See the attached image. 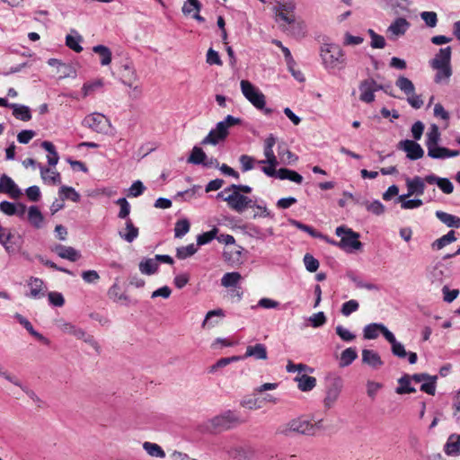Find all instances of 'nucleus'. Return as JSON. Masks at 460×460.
<instances>
[{
	"mask_svg": "<svg viewBox=\"0 0 460 460\" xmlns=\"http://www.w3.org/2000/svg\"><path fill=\"white\" fill-rule=\"evenodd\" d=\"M121 76L123 84L129 87L137 80L136 70L129 63L122 66Z\"/></svg>",
	"mask_w": 460,
	"mask_h": 460,
	"instance_id": "72a5a7b5",
	"label": "nucleus"
},
{
	"mask_svg": "<svg viewBox=\"0 0 460 460\" xmlns=\"http://www.w3.org/2000/svg\"><path fill=\"white\" fill-rule=\"evenodd\" d=\"M200 189V186L194 185L192 188L186 190L184 191H180L176 194L175 199H179L181 201H190L196 197L197 192Z\"/></svg>",
	"mask_w": 460,
	"mask_h": 460,
	"instance_id": "e2e57ef3",
	"label": "nucleus"
},
{
	"mask_svg": "<svg viewBox=\"0 0 460 460\" xmlns=\"http://www.w3.org/2000/svg\"><path fill=\"white\" fill-rule=\"evenodd\" d=\"M362 362L374 369H377L383 365L380 356L374 350L367 349L362 350Z\"/></svg>",
	"mask_w": 460,
	"mask_h": 460,
	"instance_id": "bb28decb",
	"label": "nucleus"
},
{
	"mask_svg": "<svg viewBox=\"0 0 460 460\" xmlns=\"http://www.w3.org/2000/svg\"><path fill=\"white\" fill-rule=\"evenodd\" d=\"M42 181L50 185L59 184L61 181L60 173L56 170L46 168L40 164L38 165Z\"/></svg>",
	"mask_w": 460,
	"mask_h": 460,
	"instance_id": "a878e982",
	"label": "nucleus"
},
{
	"mask_svg": "<svg viewBox=\"0 0 460 460\" xmlns=\"http://www.w3.org/2000/svg\"><path fill=\"white\" fill-rule=\"evenodd\" d=\"M428 378H429V375L428 374H415L411 376L404 375V394L416 391V389L411 385V380L416 384H420L426 381Z\"/></svg>",
	"mask_w": 460,
	"mask_h": 460,
	"instance_id": "ea45409f",
	"label": "nucleus"
},
{
	"mask_svg": "<svg viewBox=\"0 0 460 460\" xmlns=\"http://www.w3.org/2000/svg\"><path fill=\"white\" fill-rule=\"evenodd\" d=\"M158 269V263L155 258L146 259L139 263V270L143 274L151 275L154 274Z\"/></svg>",
	"mask_w": 460,
	"mask_h": 460,
	"instance_id": "603ef678",
	"label": "nucleus"
},
{
	"mask_svg": "<svg viewBox=\"0 0 460 460\" xmlns=\"http://www.w3.org/2000/svg\"><path fill=\"white\" fill-rule=\"evenodd\" d=\"M221 449L234 460H252L255 455V451L252 447L232 445L228 441L222 443Z\"/></svg>",
	"mask_w": 460,
	"mask_h": 460,
	"instance_id": "9b49d317",
	"label": "nucleus"
},
{
	"mask_svg": "<svg viewBox=\"0 0 460 460\" xmlns=\"http://www.w3.org/2000/svg\"><path fill=\"white\" fill-rule=\"evenodd\" d=\"M404 94H406V100L412 108L420 109L422 107L424 101L421 95L415 93L412 82L407 78H404Z\"/></svg>",
	"mask_w": 460,
	"mask_h": 460,
	"instance_id": "6ab92c4d",
	"label": "nucleus"
},
{
	"mask_svg": "<svg viewBox=\"0 0 460 460\" xmlns=\"http://www.w3.org/2000/svg\"><path fill=\"white\" fill-rule=\"evenodd\" d=\"M385 329V325L382 323H370L364 327V338L367 340H373L382 333V330Z\"/></svg>",
	"mask_w": 460,
	"mask_h": 460,
	"instance_id": "49530a36",
	"label": "nucleus"
},
{
	"mask_svg": "<svg viewBox=\"0 0 460 460\" xmlns=\"http://www.w3.org/2000/svg\"><path fill=\"white\" fill-rule=\"evenodd\" d=\"M243 96L257 109H263L266 103L265 95L251 82L242 80L240 83Z\"/></svg>",
	"mask_w": 460,
	"mask_h": 460,
	"instance_id": "ddd939ff",
	"label": "nucleus"
},
{
	"mask_svg": "<svg viewBox=\"0 0 460 460\" xmlns=\"http://www.w3.org/2000/svg\"><path fill=\"white\" fill-rule=\"evenodd\" d=\"M382 334L392 344V349L394 355L402 357V345L396 341L394 335L385 326Z\"/></svg>",
	"mask_w": 460,
	"mask_h": 460,
	"instance_id": "09e8293b",
	"label": "nucleus"
},
{
	"mask_svg": "<svg viewBox=\"0 0 460 460\" xmlns=\"http://www.w3.org/2000/svg\"><path fill=\"white\" fill-rule=\"evenodd\" d=\"M427 278L433 288H438L451 278V270L439 261L429 269Z\"/></svg>",
	"mask_w": 460,
	"mask_h": 460,
	"instance_id": "9d476101",
	"label": "nucleus"
},
{
	"mask_svg": "<svg viewBox=\"0 0 460 460\" xmlns=\"http://www.w3.org/2000/svg\"><path fill=\"white\" fill-rule=\"evenodd\" d=\"M72 33H74L75 35H66V44L70 49L74 50L76 53H80L83 50V47L81 46L83 38L74 30L72 31Z\"/></svg>",
	"mask_w": 460,
	"mask_h": 460,
	"instance_id": "4c0bfd02",
	"label": "nucleus"
},
{
	"mask_svg": "<svg viewBox=\"0 0 460 460\" xmlns=\"http://www.w3.org/2000/svg\"><path fill=\"white\" fill-rule=\"evenodd\" d=\"M210 426L217 431L226 430L241 423L239 416L232 411H226L209 420Z\"/></svg>",
	"mask_w": 460,
	"mask_h": 460,
	"instance_id": "f8f14e48",
	"label": "nucleus"
},
{
	"mask_svg": "<svg viewBox=\"0 0 460 460\" xmlns=\"http://www.w3.org/2000/svg\"><path fill=\"white\" fill-rule=\"evenodd\" d=\"M10 108L13 110V115L20 120L29 121L31 119V110L28 106L12 103Z\"/></svg>",
	"mask_w": 460,
	"mask_h": 460,
	"instance_id": "473e14b6",
	"label": "nucleus"
},
{
	"mask_svg": "<svg viewBox=\"0 0 460 460\" xmlns=\"http://www.w3.org/2000/svg\"><path fill=\"white\" fill-rule=\"evenodd\" d=\"M226 202L231 209L238 213H243L246 208L253 207L252 200L237 190H231L226 198Z\"/></svg>",
	"mask_w": 460,
	"mask_h": 460,
	"instance_id": "4468645a",
	"label": "nucleus"
},
{
	"mask_svg": "<svg viewBox=\"0 0 460 460\" xmlns=\"http://www.w3.org/2000/svg\"><path fill=\"white\" fill-rule=\"evenodd\" d=\"M273 177L279 178V180H288L297 184L302 183L303 177L298 172L287 168H280L276 170V174Z\"/></svg>",
	"mask_w": 460,
	"mask_h": 460,
	"instance_id": "c756f323",
	"label": "nucleus"
},
{
	"mask_svg": "<svg viewBox=\"0 0 460 460\" xmlns=\"http://www.w3.org/2000/svg\"><path fill=\"white\" fill-rule=\"evenodd\" d=\"M315 424L304 417L292 419L287 423L278 427L276 433L285 437H290L294 434L314 435L315 433Z\"/></svg>",
	"mask_w": 460,
	"mask_h": 460,
	"instance_id": "f257e3e1",
	"label": "nucleus"
},
{
	"mask_svg": "<svg viewBox=\"0 0 460 460\" xmlns=\"http://www.w3.org/2000/svg\"><path fill=\"white\" fill-rule=\"evenodd\" d=\"M0 193L7 194L12 199H19L22 195L21 189L6 174L0 177Z\"/></svg>",
	"mask_w": 460,
	"mask_h": 460,
	"instance_id": "2eb2a0df",
	"label": "nucleus"
},
{
	"mask_svg": "<svg viewBox=\"0 0 460 460\" xmlns=\"http://www.w3.org/2000/svg\"><path fill=\"white\" fill-rule=\"evenodd\" d=\"M434 69L437 70V74L435 75V82L438 84L444 83V82L447 83L452 75V70H451L450 66H438V67H434Z\"/></svg>",
	"mask_w": 460,
	"mask_h": 460,
	"instance_id": "864d4df0",
	"label": "nucleus"
},
{
	"mask_svg": "<svg viewBox=\"0 0 460 460\" xmlns=\"http://www.w3.org/2000/svg\"><path fill=\"white\" fill-rule=\"evenodd\" d=\"M367 34L369 35L371 41L370 46L373 49H384L385 46V40L382 35L377 34L374 30L368 29Z\"/></svg>",
	"mask_w": 460,
	"mask_h": 460,
	"instance_id": "052dcab7",
	"label": "nucleus"
},
{
	"mask_svg": "<svg viewBox=\"0 0 460 460\" xmlns=\"http://www.w3.org/2000/svg\"><path fill=\"white\" fill-rule=\"evenodd\" d=\"M59 195L62 199H71L74 202L80 200L79 193L72 187L62 186L59 190Z\"/></svg>",
	"mask_w": 460,
	"mask_h": 460,
	"instance_id": "4d7b16f0",
	"label": "nucleus"
},
{
	"mask_svg": "<svg viewBox=\"0 0 460 460\" xmlns=\"http://www.w3.org/2000/svg\"><path fill=\"white\" fill-rule=\"evenodd\" d=\"M0 377H3L7 382L19 387L22 392L29 394V390L27 389L26 385H24L22 384L21 379L17 376L13 375V373L6 370L1 364H0Z\"/></svg>",
	"mask_w": 460,
	"mask_h": 460,
	"instance_id": "2f4dec72",
	"label": "nucleus"
},
{
	"mask_svg": "<svg viewBox=\"0 0 460 460\" xmlns=\"http://www.w3.org/2000/svg\"><path fill=\"white\" fill-rule=\"evenodd\" d=\"M55 324L63 333L73 335L77 340H82L88 343L95 349H99L98 342L95 341V339L92 335L87 334L86 332L81 327L75 325L74 323H69L62 318L56 320Z\"/></svg>",
	"mask_w": 460,
	"mask_h": 460,
	"instance_id": "423d86ee",
	"label": "nucleus"
},
{
	"mask_svg": "<svg viewBox=\"0 0 460 460\" xmlns=\"http://www.w3.org/2000/svg\"><path fill=\"white\" fill-rule=\"evenodd\" d=\"M13 317L21 325H22L29 332V333L31 335H32L38 341H41L42 343H44L46 345L49 344V340L47 339L45 336H43L39 332H37L27 318H25L23 315H22L21 314H18V313H16L13 315Z\"/></svg>",
	"mask_w": 460,
	"mask_h": 460,
	"instance_id": "4be33fe9",
	"label": "nucleus"
},
{
	"mask_svg": "<svg viewBox=\"0 0 460 460\" xmlns=\"http://www.w3.org/2000/svg\"><path fill=\"white\" fill-rule=\"evenodd\" d=\"M258 161L259 160H256L254 157L248 155H242L239 157L241 169L243 172L252 170Z\"/></svg>",
	"mask_w": 460,
	"mask_h": 460,
	"instance_id": "bf43d9fd",
	"label": "nucleus"
},
{
	"mask_svg": "<svg viewBox=\"0 0 460 460\" xmlns=\"http://www.w3.org/2000/svg\"><path fill=\"white\" fill-rule=\"evenodd\" d=\"M437 379V376H429V378L420 384V390L428 394L434 395L436 392Z\"/></svg>",
	"mask_w": 460,
	"mask_h": 460,
	"instance_id": "680f3d73",
	"label": "nucleus"
},
{
	"mask_svg": "<svg viewBox=\"0 0 460 460\" xmlns=\"http://www.w3.org/2000/svg\"><path fill=\"white\" fill-rule=\"evenodd\" d=\"M241 279L242 276L239 272H228L222 277L221 285L225 288L235 287Z\"/></svg>",
	"mask_w": 460,
	"mask_h": 460,
	"instance_id": "3c124183",
	"label": "nucleus"
},
{
	"mask_svg": "<svg viewBox=\"0 0 460 460\" xmlns=\"http://www.w3.org/2000/svg\"><path fill=\"white\" fill-rule=\"evenodd\" d=\"M402 33V17L397 18L386 30L387 38L396 40Z\"/></svg>",
	"mask_w": 460,
	"mask_h": 460,
	"instance_id": "79ce46f5",
	"label": "nucleus"
},
{
	"mask_svg": "<svg viewBox=\"0 0 460 460\" xmlns=\"http://www.w3.org/2000/svg\"><path fill=\"white\" fill-rule=\"evenodd\" d=\"M451 59V48L447 47L444 49H440L436 57L431 60V66L438 67L443 66H450Z\"/></svg>",
	"mask_w": 460,
	"mask_h": 460,
	"instance_id": "cd10ccee",
	"label": "nucleus"
},
{
	"mask_svg": "<svg viewBox=\"0 0 460 460\" xmlns=\"http://www.w3.org/2000/svg\"><path fill=\"white\" fill-rule=\"evenodd\" d=\"M242 359L239 356H233L230 358H222L218 359L214 365H212L209 368L210 373L216 372L217 369L226 367L232 362H236L238 360Z\"/></svg>",
	"mask_w": 460,
	"mask_h": 460,
	"instance_id": "0e129e2a",
	"label": "nucleus"
},
{
	"mask_svg": "<svg viewBox=\"0 0 460 460\" xmlns=\"http://www.w3.org/2000/svg\"><path fill=\"white\" fill-rule=\"evenodd\" d=\"M225 316V313L222 309H215L208 311L205 316V319L202 323L203 328H211L217 324V321L215 320L214 317L223 318Z\"/></svg>",
	"mask_w": 460,
	"mask_h": 460,
	"instance_id": "a18cd8bd",
	"label": "nucleus"
},
{
	"mask_svg": "<svg viewBox=\"0 0 460 460\" xmlns=\"http://www.w3.org/2000/svg\"><path fill=\"white\" fill-rule=\"evenodd\" d=\"M119 236L127 241L128 243H132L138 235V229L134 226L132 221L128 219L126 222V228L123 231H119Z\"/></svg>",
	"mask_w": 460,
	"mask_h": 460,
	"instance_id": "58836bf2",
	"label": "nucleus"
},
{
	"mask_svg": "<svg viewBox=\"0 0 460 460\" xmlns=\"http://www.w3.org/2000/svg\"><path fill=\"white\" fill-rule=\"evenodd\" d=\"M407 185V196H420L424 193L425 184L424 180L419 176H415L412 179H408L406 181Z\"/></svg>",
	"mask_w": 460,
	"mask_h": 460,
	"instance_id": "5701e85b",
	"label": "nucleus"
},
{
	"mask_svg": "<svg viewBox=\"0 0 460 460\" xmlns=\"http://www.w3.org/2000/svg\"><path fill=\"white\" fill-rule=\"evenodd\" d=\"M41 146L49 153L47 156L49 165L55 166L58 163L59 156L54 145L49 141H43Z\"/></svg>",
	"mask_w": 460,
	"mask_h": 460,
	"instance_id": "de8ad7c7",
	"label": "nucleus"
},
{
	"mask_svg": "<svg viewBox=\"0 0 460 460\" xmlns=\"http://www.w3.org/2000/svg\"><path fill=\"white\" fill-rule=\"evenodd\" d=\"M320 56L326 68L333 69L344 63V53L336 44H323L320 49Z\"/></svg>",
	"mask_w": 460,
	"mask_h": 460,
	"instance_id": "39448f33",
	"label": "nucleus"
},
{
	"mask_svg": "<svg viewBox=\"0 0 460 460\" xmlns=\"http://www.w3.org/2000/svg\"><path fill=\"white\" fill-rule=\"evenodd\" d=\"M335 233L341 237V240L340 242H332V243L349 252L361 249L362 243L358 241L359 234L352 229L341 226L336 228Z\"/></svg>",
	"mask_w": 460,
	"mask_h": 460,
	"instance_id": "20e7f679",
	"label": "nucleus"
},
{
	"mask_svg": "<svg viewBox=\"0 0 460 460\" xmlns=\"http://www.w3.org/2000/svg\"><path fill=\"white\" fill-rule=\"evenodd\" d=\"M344 386L343 379L339 376H334L330 379L326 387L323 406L325 409H332L338 402Z\"/></svg>",
	"mask_w": 460,
	"mask_h": 460,
	"instance_id": "1a4fd4ad",
	"label": "nucleus"
},
{
	"mask_svg": "<svg viewBox=\"0 0 460 460\" xmlns=\"http://www.w3.org/2000/svg\"><path fill=\"white\" fill-rule=\"evenodd\" d=\"M4 240L0 243L8 253H13L21 248L22 237L14 235L9 229L4 227Z\"/></svg>",
	"mask_w": 460,
	"mask_h": 460,
	"instance_id": "f3484780",
	"label": "nucleus"
},
{
	"mask_svg": "<svg viewBox=\"0 0 460 460\" xmlns=\"http://www.w3.org/2000/svg\"><path fill=\"white\" fill-rule=\"evenodd\" d=\"M93 51L100 56L102 66H108L111 62V51L106 46H94Z\"/></svg>",
	"mask_w": 460,
	"mask_h": 460,
	"instance_id": "8fccbe9b",
	"label": "nucleus"
},
{
	"mask_svg": "<svg viewBox=\"0 0 460 460\" xmlns=\"http://www.w3.org/2000/svg\"><path fill=\"white\" fill-rule=\"evenodd\" d=\"M358 358L356 349L348 348L344 349L340 356L339 366L341 367H346L352 364V362Z\"/></svg>",
	"mask_w": 460,
	"mask_h": 460,
	"instance_id": "e433bc0d",
	"label": "nucleus"
},
{
	"mask_svg": "<svg viewBox=\"0 0 460 460\" xmlns=\"http://www.w3.org/2000/svg\"><path fill=\"white\" fill-rule=\"evenodd\" d=\"M420 18L424 21L425 24L429 28L436 27L438 23V15L435 12L424 11L420 13Z\"/></svg>",
	"mask_w": 460,
	"mask_h": 460,
	"instance_id": "774afa93",
	"label": "nucleus"
},
{
	"mask_svg": "<svg viewBox=\"0 0 460 460\" xmlns=\"http://www.w3.org/2000/svg\"><path fill=\"white\" fill-rule=\"evenodd\" d=\"M399 191L400 190L398 186L392 185L383 193V199L385 201L395 199L396 201L402 203V195H399Z\"/></svg>",
	"mask_w": 460,
	"mask_h": 460,
	"instance_id": "13d9d810",
	"label": "nucleus"
},
{
	"mask_svg": "<svg viewBox=\"0 0 460 460\" xmlns=\"http://www.w3.org/2000/svg\"><path fill=\"white\" fill-rule=\"evenodd\" d=\"M295 381L297 383V386L302 392H309L316 385V378L305 374L297 376Z\"/></svg>",
	"mask_w": 460,
	"mask_h": 460,
	"instance_id": "7c9ffc66",
	"label": "nucleus"
},
{
	"mask_svg": "<svg viewBox=\"0 0 460 460\" xmlns=\"http://www.w3.org/2000/svg\"><path fill=\"white\" fill-rule=\"evenodd\" d=\"M456 240L457 238L456 236V232L454 230H450L447 234L435 240L431 243V247L433 250H441L445 246L456 242Z\"/></svg>",
	"mask_w": 460,
	"mask_h": 460,
	"instance_id": "c9c22d12",
	"label": "nucleus"
},
{
	"mask_svg": "<svg viewBox=\"0 0 460 460\" xmlns=\"http://www.w3.org/2000/svg\"><path fill=\"white\" fill-rule=\"evenodd\" d=\"M27 219L29 223L37 229H40L44 226V217L36 206L29 208Z\"/></svg>",
	"mask_w": 460,
	"mask_h": 460,
	"instance_id": "c85d7f7f",
	"label": "nucleus"
},
{
	"mask_svg": "<svg viewBox=\"0 0 460 460\" xmlns=\"http://www.w3.org/2000/svg\"><path fill=\"white\" fill-rule=\"evenodd\" d=\"M279 155L283 163L288 164L296 163L298 160L297 155L287 148H281L280 146H279Z\"/></svg>",
	"mask_w": 460,
	"mask_h": 460,
	"instance_id": "338daca9",
	"label": "nucleus"
},
{
	"mask_svg": "<svg viewBox=\"0 0 460 460\" xmlns=\"http://www.w3.org/2000/svg\"><path fill=\"white\" fill-rule=\"evenodd\" d=\"M404 152L411 160H417L424 155V150L420 145L412 140H404Z\"/></svg>",
	"mask_w": 460,
	"mask_h": 460,
	"instance_id": "393cba45",
	"label": "nucleus"
},
{
	"mask_svg": "<svg viewBox=\"0 0 460 460\" xmlns=\"http://www.w3.org/2000/svg\"><path fill=\"white\" fill-rule=\"evenodd\" d=\"M428 156L432 159H447L456 157L460 155L459 150H451L444 146H440L439 143L427 147Z\"/></svg>",
	"mask_w": 460,
	"mask_h": 460,
	"instance_id": "dca6fc26",
	"label": "nucleus"
},
{
	"mask_svg": "<svg viewBox=\"0 0 460 460\" xmlns=\"http://www.w3.org/2000/svg\"><path fill=\"white\" fill-rule=\"evenodd\" d=\"M241 121L239 118L227 115L224 120L217 123L216 128L210 130L208 136L202 140L201 144L214 146L218 144L220 141L226 138L229 128L239 125Z\"/></svg>",
	"mask_w": 460,
	"mask_h": 460,
	"instance_id": "f03ea898",
	"label": "nucleus"
},
{
	"mask_svg": "<svg viewBox=\"0 0 460 460\" xmlns=\"http://www.w3.org/2000/svg\"><path fill=\"white\" fill-rule=\"evenodd\" d=\"M444 452L447 456H460V434H451L444 446Z\"/></svg>",
	"mask_w": 460,
	"mask_h": 460,
	"instance_id": "b1692460",
	"label": "nucleus"
},
{
	"mask_svg": "<svg viewBox=\"0 0 460 460\" xmlns=\"http://www.w3.org/2000/svg\"><path fill=\"white\" fill-rule=\"evenodd\" d=\"M196 252H197V248H196L195 244L191 243L187 246L179 247L176 252V256L180 260H184V259L195 254Z\"/></svg>",
	"mask_w": 460,
	"mask_h": 460,
	"instance_id": "69168bd1",
	"label": "nucleus"
},
{
	"mask_svg": "<svg viewBox=\"0 0 460 460\" xmlns=\"http://www.w3.org/2000/svg\"><path fill=\"white\" fill-rule=\"evenodd\" d=\"M440 131L438 127L436 124H432L427 133H426V140H425V146L426 147L438 144L440 141Z\"/></svg>",
	"mask_w": 460,
	"mask_h": 460,
	"instance_id": "c03bdc74",
	"label": "nucleus"
},
{
	"mask_svg": "<svg viewBox=\"0 0 460 460\" xmlns=\"http://www.w3.org/2000/svg\"><path fill=\"white\" fill-rule=\"evenodd\" d=\"M142 447L146 454L151 457L161 459L165 457L164 450L156 443L146 441L143 443Z\"/></svg>",
	"mask_w": 460,
	"mask_h": 460,
	"instance_id": "f704fd0d",
	"label": "nucleus"
},
{
	"mask_svg": "<svg viewBox=\"0 0 460 460\" xmlns=\"http://www.w3.org/2000/svg\"><path fill=\"white\" fill-rule=\"evenodd\" d=\"M190 222L188 219L183 218L178 220L174 226V235L176 238L183 237L190 231Z\"/></svg>",
	"mask_w": 460,
	"mask_h": 460,
	"instance_id": "6e6d98bb",
	"label": "nucleus"
},
{
	"mask_svg": "<svg viewBox=\"0 0 460 460\" xmlns=\"http://www.w3.org/2000/svg\"><path fill=\"white\" fill-rule=\"evenodd\" d=\"M103 86V81L102 79H96L94 81L86 82L82 86V98L84 99L92 95L94 92L101 89Z\"/></svg>",
	"mask_w": 460,
	"mask_h": 460,
	"instance_id": "37998d69",
	"label": "nucleus"
},
{
	"mask_svg": "<svg viewBox=\"0 0 460 460\" xmlns=\"http://www.w3.org/2000/svg\"><path fill=\"white\" fill-rule=\"evenodd\" d=\"M60 258L66 259L70 261H76L81 258L80 252L71 246L57 244L52 248Z\"/></svg>",
	"mask_w": 460,
	"mask_h": 460,
	"instance_id": "412c9836",
	"label": "nucleus"
},
{
	"mask_svg": "<svg viewBox=\"0 0 460 460\" xmlns=\"http://www.w3.org/2000/svg\"><path fill=\"white\" fill-rule=\"evenodd\" d=\"M27 286L29 288L28 296L33 299L44 297L47 288L42 279L31 277L28 279Z\"/></svg>",
	"mask_w": 460,
	"mask_h": 460,
	"instance_id": "a211bd4d",
	"label": "nucleus"
},
{
	"mask_svg": "<svg viewBox=\"0 0 460 460\" xmlns=\"http://www.w3.org/2000/svg\"><path fill=\"white\" fill-rule=\"evenodd\" d=\"M82 125L103 135H107L111 128L110 119L100 112H93L85 116L82 121Z\"/></svg>",
	"mask_w": 460,
	"mask_h": 460,
	"instance_id": "0eeeda50",
	"label": "nucleus"
},
{
	"mask_svg": "<svg viewBox=\"0 0 460 460\" xmlns=\"http://www.w3.org/2000/svg\"><path fill=\"white\" fill-rule=\"evenodd\" d=\"M391 87L389 85L384 86L382 84H377L374 79L368 78L366 80H363L358 86L360 94H359V100L366 103H370L374 102L375 100V92L378 90H384L385 93L394 96V93H392L389 89Z\"/></svg>",
	"mask_w": 460,
	"mask_h": 460,
	"instance_id": "6e6552de",
	"label": "nucleus"
},
{
	"mask_svg": "<svg viewBox=\"0 0 460 460\" xmlns=\"http://www.w3.org/2000/svg\"><path fill=\"white\" fill-rule=\"evenodd\" d=\"M242 358H253L256 360H266L268 358L267 348L262 343L249 345Z\"/></svg>",
	"mask_w": 460,
	"mask_h": 460,
	"instance_id": "aec40b11",
	"label": "nucleus"
},
{
	"mask_svg": "<svg viewBox=\"0 0 460 460\" xmlns=\"http://www.w3.org/2000/svg\"><path fill=\"white\" fill-rule=\"evenodd\" d=\"M436 217L448 227H460V217H458L443 211H437Z\"/></svg>",
	"mask_w": 460,
	"mask_h": 460,
	"instance_id": "a19ab883",
	"label": "nucleus"
},
{
	"mask_svg": "<svg viewBox=\"0 0 460 460\" xmlns=\"http://www.w3.org/2000/svg\"><path fill=\"white\" fill-rule=\"evenodd\" d=\"M277 138L274 135L270 134L263 142V155L265 156L264 160H259L257 164H266L261 167V171L267 176H274L276 174V168L279 164V161L275 153L273 151V147L276 144Z\"/></svg>",
	"mask_w": 460,
	"mask_h": 460,
	"instance_id": "7ed1b4c3",
	"label": "nucleus"
},
{
	"mask_svg": "<svg viewBox=\"0 0 460 460\" xmlns=\"http://www.w3.org/2000/svg\"><path fill=\"white\" fill-rule=\"evenodd\" d=\"M207 158L205 152L198 146H194L190 155L188 158V163L193 164H202L204 160Z\"/></svg>",
	"mask_w": 460,
	"mask_h": 460,
	"instance_id": "5fc2aeb1",
	"label": "nucleus"
}]
</instances>
